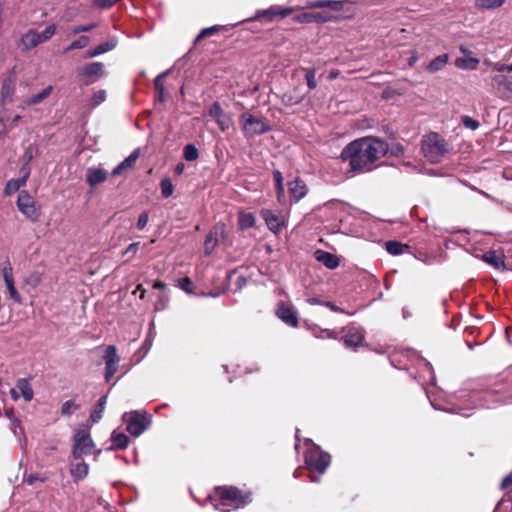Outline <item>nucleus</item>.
Masks as SVG:
<instances>
[{
	"instance_id": "f257e3e1",
	"label": "nucleus",
	"mask_w": 512,
	"mask_h": 512,
	"mask_svg": "<svg viewBox=\"0 0 512 512\" xmlns=\"http://www.w3.org/2000/svg\"><path fill=\"white\" fill-rule=\"evenodd\" d=\"M389 151L388 144L378 138L366 137L352 141L341 152L352 171H370L374 163Z\"/></svg>"
},
{
	"instance_id": "f03ea898",
	"label": "nucleus",
	"mask_w": 512,
	"mask_h": 512,
	"mask_svg": "<svg viewBox=\"0 0 512 512\" xmlns=\"http://www.w3.org/2000/svg\"><path fill=\"white\" fill-rule=\"evenodd\" d=\"M296 443L295 451L299 457H302L311 474H323L330 465V455L323 452L319 446L314 444L310 439L300 440L298 430L295 434Z\"/></svg>"
},
{
	"instance_id": "7ed1b4c3",
	"label": "nucleus",
	"mask_w": 512,
	"mask_h": 512,
	"mask_svg": "<svg viewBox=\"0 0 512 512\" xmlns=\"http://www.w3.org/2000/svg\"><path fill=\"white\" fill-rule=\"evenodd\" d=\"M210 498L216 501L215 509L222 512H230V510L222 509L224 506L233 505L235 508H241L252 501L251 492L242 491L235 486L216 487Z\"/></svg>"
},
{
	"instance_id": "20e7f679",
	"label": "nucleus",
	"mask_w": 512,
	"mask_h": 512,
	"mask_svg": "<svg viewBox=\"0 0 512 512\" xmlns=\"http://www.w3.org/2000/svg\"><path fill=\"white\" fill-rule=\"evenodd\" d=\"M422 153L431 163H439L448 152L447 142L437 133H430L422 140Z\"/></svg>"
},
{
	"instance_id": "39448f33",
	"label": "nucleus",
	"mask_w": 512,
	"mask_h": 512,
	"mask_svg": "<svg viewBox=\"0 0 512 512\" xmlns=\"http://www.w3.org/2000/svg\"><path fill=\"white\" fill-rule=\"evenodd\" d=\"M56 32V25H48L41 33L34 29L24 33L19 41V47L23 51H29L41 43L47 42Z\"/></svg>"
},
{
	"instance_id": "423d86ee",
	"label": "nucleus",
	"mask_w": 512,
	"mask_h": 512,
	"mask_svg": "<svg viewBox=\"0 0 512 512\" xmlns=\"http://www.w3.org/2000/svg\"><path fill=\"white\" fill-rule=\"evenodd\" d=\"M242 131L247 138H252L269 131L270 126L263 117L255 116L250 113H243L239 118Z\"/></svg>"
},
{
	"instance_id": "0eeeda50",
	"label": "nucleus",
	"mask_w": 512,
	"mask_h": 512,
	"mask_svg": "<svg viewBox=\"0 0 512 512\" xmlns=\"http://www.w3.org/2000/svg\"><path fill=\"white\" fill-rule=\"evenodd\" d=\"M19 211L31 222H37L41 216V209L34 198L26 191L22 190L17 199Z\"/></svg>"
},
{
	"instance_id": "6e6552de",
	"label": "nucleus",
	"mask_w": 512,
	"mask_h": 512,
	"mask_svg": "<svg viewBox=\"0 0 512 512\" xmlns=\"http://www.w3.org/2000/svg\"><path fill=\"white\" fill-rule=\"evenodd\" d=\"M123 419L127 424V431L136 437L141 435L150 424L148 415L143 411L125 413Z\"/></svg>"
},
{
	"instance_id": "1a4fd4ad",
	"label": "nucleus",
	"mask_w": 512,
	"mask_h": 512,
	"mask_svg": "<svg viewBox=\"0 0 512 512\" xmlns=\"http://www.w3.org/2000/svg\"><path fill=\"white\" fill-rule=\"evenodd\" d=\"M94 442L90 433L86 429L77 430L74 436V444L72 454L75 459H80L84 455H89L93 452Z\"/></svg>"
},
{
	"instance_id": "9d476101",
	"label": "nucleus",
	"mask_w": 512,
	"mask_h": 512,
	"mask_svg": "<svg viewBox=\"0 0 512 512\" xmlns=\"http://www.w3.org/2000/svg\"><path fill=\"white\" fill-rule=\"evenodd\" d=\"M491 86L500 98L512 96V75L496 74L491 77Z\"/></svg>"
},
{
	"instance_id": "9b49d317",
	"label": "nucleus",
	"mask_w": 512,
	"mask_h": 512,
	"mask_svg": "<svg viewBox=\"0 0 512 512\" xmlns=\"http://www.w3.org/2000/svg\"><path fill=\"white\" fill-rule=\"evenodd\" d=\"M79 76L87 79V85L104 75V64L101 62L88 63L78 70Z\"/></svg>"
},
{
	"instance_id": "f8f14e48",
	"label": "nucleus",
	"mask_w": 512,
	"mask_h": 512,
	"mask_svg": "<svg viewBox=\"0 0 512 512\" xmlns=\"http://www.w3.org/2000/svg\"><path fill=\"white\" fill-rule=\"evenodd\" d=\"M105 379L106 381H110V379L114 376L117 371V364L120 361L119 356L117 355V349L115 346L110 345L106 348L105 355Z\"/></svg>"
},
{
	"instance_id": "ddd939ff",
	"label": "nucleus",
	"mask_w": 512,
	"mask_h": 512,
	"mask_svg": "<svg viewBox=\"0 0 512 512\" xmlns=\"http://www.w3.org/2000/svg\"><path fill=\"white\" fill-rule=\"evenodd\" d=\"M209 115L214 118L221 131L228 130L232 125V118L226 114L218 102H214L209 108Z\"/></svg>"
},
{
	"instance_id": "4468645a",
	"label": "nucleus",
	"mask_w": 512,
	"mask_h": 512,
	"mask_svg": "<svg viewBox=\"0 0 512 512\" xmlns=\"http://www.w3.org/2000/svg\"><path fill=\"white\" fill-rule=\"evenodd\" d=\"M225 237V226L223 224H217L215 225L212 230L207 235L205 242H204V248L206 254H210L216 245L219 243L220 239H223Z\"/></svg>"
},
{
	"instance_id": "2eb2a0df",
	"label": "nucleus",
	"mask_w": 512,
	"mask_h": 512,
	"mask_svg": "<svg viewBox=\"0 0 512 512\" xmlns=\"http://www.w3.org/2000/svg\"><path fill=\"white\" fill-rule=\"evenodd\" d=\"M261 216L265 220L268 228L274 233H278L284 227L285 219L280 214L269 209H263L261 211Z\"/></svg>"
},
{
	"instance_id": "dca6fc26",
	"label": "nucleus",
	"mask_w": 512,
	"mask_h": 512,
	"mask_svg": "<svg viewBox=\"0 0 512 512\" xmlns=\"http://www.w3.org/2000/svg\"><path fill=\"white\" fill-rule=\"evenodd\" d=\"M288 15V8H281L278 6H272L268 9L258 10L254 17L249 20H256L265 18L268 22L274 21L276 18H285Z\"/></svg>"
},
{
	"instance_id": "f3484780",
	"label": "nucleus",
	"mask_w": 512,
	"mask_h": 512,
	"mask_svg": "<svg viewBox=\"0 0 512 512\" xmlns=\"http://www.w3.org/2000/svg\"><path fill=\"white\" fill-rule=\"evenodd\" d=\"M365 338L364 330L361 328H349L343 337L344 345L349 348H356L363 345Z\"/></svg>"
},
{
	"instance_id": "a211bd4d",
	"label": "nucleus",
	"mask_w": 512,
	"mask_h": 512,
	"mask_svg": "<svg viewBox=\"0 0 512 512\" xmlns=\"http://www.w3.org/2000/svg\"><path fill=\"white\" fill-rule=\"evenodd\" d=\"M333 16L330 12L322 11V12H305L297 16L296 20L298 22H306V23H326L333 20Z\"/></svg>"
},
{
	"instance_id": "6ab92c4d",
	"label": "nucleus",
	"mask_w": 512,
	"mask_h": 512,
	"mask_svg": "<svg viewBox=\"0 0 512 512\" xmlns=\"http://www.w3.org/2000/svg\"><path fill=\"white\" fill-rule=\"evenodd\" d=\"M85 178H86L87 183L91 187H95L107 180L108 172L103 168L90 167L86 171Z\"/></svg>"
},
{
	"instance_id": "aec40b11",
	"label": "nucleus",
	"mask_w": 512,
	"mask_h": 512,
	"mask_svg": "<svg viewBox=\"0 0 512 512\" xmlns=\"http://www.w3.org/2000/svg\"><path fill=\"white\" fill-rule=\"evenodd\" d=\"M482 259L495 269L505 268V256L503 252L490 250L483 254Z\"/></svg>"
},
{
	"instance_id": "412c9836",
	"label": "nucleus",
	"mask_w": 512,
	"mask_h": 512,
	"mask_svg": "<svg viewBox=\"0 0 512 512\" xmlns=\"http://www.w3.org/2000/svg\"><path fill=\"white\" fill-rule=\"evenodd\" d=\"M15 93V78L12 76L6 77L1 86V102L3 104L10 103Z\"/></svg>"
},
{
	"instance_id": "4be33fe9",
	"label": "nucleus",
	"mask_w": 512,
	"mask_h": 512,
	"mask_svg": "<svg viewBox=\"0 0 512 512\" xmlns=\"http://www.w3.org/2000/svg\"><path fill=\"white\" fill-rule=\"evenodd\" d=\"M140 150H134L127 158L120 162L112 171V176L116 177L123 174L126 170L133 167L136 160L138 159Z\"/></svg>"
},
{
	"instance_id": "5701e85b",
	"label": "nucleus",
	"mask_w": 512,
	"mask_h": 512,
	"mask_svg": "<svg viewBox=\"0 0 512 512\" xmlns=\"http://www.w3.org/2000/svg\"><path fill=\"white\" fill-rule=\"evenodd\" d=\"M308 192V187L306 183L296 178L294 181L290 182V199L293 198L294 201H299L302 199Z\"/></svg>"
},
{
	"instance_id": "b1692460",
	"label": "nucleus",
	"mask_w": 512,
	"mask_h": 512,
	"mask_svg": "<svg viewBox=\"0 0 512 512\" xmlns=\"http://www.w3.org/2000/svg\"><path fill=\"white\" fill-rule=\"evenodd\" d=\"M315 256L319 262L323 263L329 269H335L339 265L338 258L332 253L317 250Z\"/></svg>"
},
{
	"instance_id": "393cba45",
	"label": "nucleus",
	"mask_w": 512,
	"mask_h": 512,
	"mask_svg": "<svg viewBox=\"0 0 512 512\" xmlns=\"http://www.w3.org/2000/svg\"><path fill=\"white\" fill-rule=\"evenodd\" d=\"M309 8H328L331 11L343 9V2L338 0H316L308 3Z\"/></svg>"
},
{
	"instance_id": "a878e982",
	"label": "nucleus",
	"mask_w": 512,
	"mask_h": 512,
	"mask_svg": "<svg viewBox=\"0 0 512 512\" xmlns=\"http://www.w3.org/2000/svg\"><path fill=\"white\" fill-rule=\"evenodd\" d=\"M29 174L30 172L27 170L22 178L9 180L6 183L4 193L6 195H12L13 193L17 192L22 186L26 184Z\"/></svg>"
},
{
	"instance_id": "bb28decb",
	"label": "nucleus",
	"mask_w": 512,
	"mask_h": 512,
	"mask_svg": "<svg viewBox=\"0 0 512 512\" xmlns=\"http://www.w3.org/2000/svg\"><path fill=\"white\" fill-rule=\"evenodd\" d=\"M115 46H116V41L114 39H111L107 42L97 45L93 50L88 51L85 54V58L88 59V58H93V57L99 56L103 53H106V52L114 49Z\"/></svg>"
},
{
	"instance_id": "cd10ccee",
	"label": "nucleus",
	"mask_w": 512,
	"mask_h": 512,
	"mask_svg": "<svg viewBox=\"0 0 512 512\" xmlns=\"http://www.w3.org/2000/svg\"><path fill=\"white\" fill-rule=\"evenodd\" d=\"M16 388L20 391L22 397L26 402H29L33 399L34 391L26 378L18 379L16 383Z\"/></svg>"
},
{
	"instance_id": "c85d7f7f",
	"label": "nucleus",
	"mask_w": 512,
	"mask_h": 512,
	"mask_svg": "<svg viewBox=\"0 0 512 512\" xmlns=\"http://www.w3.org/2000/svg\"><path fill=\"white\" fill-rule=\"evenodd\" d=\"M89 473V465L85 462H79L71 466L70 474L74 481L84 479Z\"/></svg>"
},
{
	"instance_id": "c756f323",
	"label": "nucleus",
	"mask_w": 512,
	"mask_h": 512,
	"mask_svg": "<svg viewBox=\"0 0 512 512\" xmlns=\"http://www.w3.org/2000/svg\"><path fill=\"white\" fill-rule=\"evenodd\" d=\"M52 91H53V87L51 85L47 86L46 88H44L39 93H37V94L31 96L30 98L26 99L24 103L27 106L37 105V104L41 103L43 100H45L52 93Z\"/></svg>"
},
{
	"instance_id": "7c9ffc66",
	"label": "nucleus",
	"mask_w": 512,
	"mask_h": 512,
	"mask_svg": "<svg viewBox=\"0 0 512 512\" xmlns=\"http://www.w3.org/2000/svg\"><path fill=\"white\" fill-rule=\"evenodd\" d=\"M273 179L275 182V187L277 191V198L280 203H285V190L283 185V176L282 173L278 170L273 172Z\"/></svg>"
},
{
	"instance_id": "2f4dec72",
	"label": "nucleus",
	"mask_w": 512,
	"mask_h": 512,
	"mask_svg": "<svg viewBox=\"0 0 512 512\" xmlns=\"http://www.w3.org/2000/svg\"><path fill=\"white\" fill-rule=\"evenodd\" d=\"M386 250L391 255H400L403 254L405 251L409 250V246L406 244H403L399 241H387L385 243Z\"/></svg>"
},
{
	"instance_id": "473e14b6",
	"label": "nucleus",
	"mask_w": 512,
	"mask_h": 512,
	"mask_svg": "<svg viewBox=\"0 0 512 512\" xmlns=\"http://www.w3.org/2000/svg\"><path fill=\"white\" fill-rule=\"evenodd\" d=\"M479 64V59L472 56H464L456 59V66L461 69H471L474 70L477 68Z\"/></svg>"
},
{
	"instance_id": "72a5a7b5",
	"label": "nucleus",
	"mask_w": 512,
	"mask_h": 512,
	"mask_svg": "<svg viewBox=\"0 0 512 512\" xmlns=\"http://www.w3.org/2000/svg\"><path fill=\"white\" fill-rule=\"evenodd\" d=\"M111 441V449H124L128 446L129 443V439L125 434L116 432L112 433Z\"/></svg>"
},
{
	"instance_id": "f704fd0d",
	"label": "nucleus",
	"mask_w": 512,
	"mask_h": 512,
	"mask_svg": "<svg viewBox=\"0 0 512 512\" xmlns=\"http://www.w3.org/2000/svg\"><path fill=\"white\" fill-rule=\"evenodd\" d=\"M106 403H107V395L102 396L98 400L96 407L92 411L91 416H90V419L93 423H97L101 419L102 413L106 406Z\"/></svg>"
},
{
	"instance_id": "c9c22d12",
	"label": "nucleus",
	"mask_w": 512,
	"mask_h": 512,
	"mask_svg": "<svg viewBox=\"0 0 512 512\" xmlns=\"http://www.w3.org/2000/svg\"><path fill=\"white\" fill-rule=\"evenodd\" d=\"M447 61H448V56L446 54L440 55V56L436 57L435 59H433L428 64L427 70L430 73L437 72V71L441 70L442 68H444V66L446 65Z\"/></svg>"
},
{
	"instance_id": "e433bc0d",
	"label": "nucleus",
	"mask_w": 512,
	"mask_h": 512,
	"mask_svg": "<svg viewBox=\"0 0 512 512\" xmlns=\"http://www.w3.org/2000/svg\"><path fill=\"white\" fill-rule=\"evenodd\" d=\"M505 0H475V6L480 9H496L500 8Z\"/></svg>"
},
{
	"instance_id": "4c0bfd02",
	"label": "nucleus",
	"mask_w": 512,
	"mask_h": 512,
	"mask_svg": "<svg viewBox=\"0 0 512 512\" xmlns=\"http://www.w3.org/2000/svg\"><path fill=\"white\" fill-rule=\"evenodd\" d=\"M255 224V217L252 213H242L239 216L238 225L241 230L253 227Z\"/></svg>"
},
{
	"instance_id": "58836bf2",
	"label": "nucleus",
	"mask_w": 512,
	"mask_h": 512,
	"mask_svg": "<svg viewBox=\"0 0 512 512\" xmlns=\"http://www.w3.org/2000/svg\"><path fill=\"white\" fill-rule=\"evenodd\" d=\"M90 43V38L88 36H80L78 39L71 42L65 49L64 53H67L72 50L85 48Z\"/></svg>"
},
{
	"instance_id": "ea45409f",
	"label": "nucleus",
	"mask_w": 512,
	"mask_h": 512,
	"mask_svg": "<svg viewBox=\"0 0 512 512\" xmlns=\"http://www.w3.org/2000/svg\"><path fill=\"white\" fill-rule=\"evenodd\" d=\"M0 274L4 280V282H9L11 280H14L13 278V268L11 263L6 260L4 261L0 266Z\"/></svg>"
},
{
	"instance_id": "a19ab883",
	"label": "nucleus",
	"mask_w": 512,
	"mask_h": 512,
	"mask_svg": "<svg viewBox=\"0 0 512 512\" xmlns=\"http://www.w3.org/2000/svg\"><path fill=\"white\" fill-rule=\"evenodd\" d=\"M80 408L74 400L65 401L61 406V414L63 416H70Z\"/></svg>"
},
{
	"instance_id": "79ce46f5",
	"label": "nucleus",
	"mask_w": 512,
	"mask_h": 512,
	"mask_svg": "<svg viewBox=\"0 0 512 512\" xmlns=\"http://www.w3.org/2000/svg\"><path fill=\"white\" fill-rule=\"evenodd\" d=\"M183 156L186 161H195L199 157V153L195 145L187 144L184 147Z\"/></svg>"
},
{
	"instance_id": "37998d69",
	"label": "nucleus",
	"mask_w": 512,
	"mask_h": 512,
	"mask_svg": "<svg viewBox=\"0 0 512 512\" xmlns=\"http://www.w3.org/2000/svg\"><path fill=\"white\" fill-rule=\"evenodd\" d=\"M163 197L168 198L173 194L174 186L169 178H163L160 182Z\"/></svg>"
},
{
	"instance_id": "c03bdc74",
	"label": "nucleus",
	"mask_w": 512,
	"mask_h": 512,
	"mask_svg": "<svg viewBox=\"0 0 512 512\" xmlns=\"http://www.w3.org/2000/svg\"><path fill=\"white\" fill-rule=\"evenodd\" d=\"M106 96L107 95H106V91L105 90H103V89L98 90L91 97V99H90V106L92 108H95V107L99 106L100 104H102L106 100Z\"/></svg>"
},
{
	"instance_id": "a18cd8bd",
	"label": "nucleus",
	"mask_w": 512,
	"mask_h": 512,
	"mask_svg": "<svg viewBox=\"0 0 512 512\" xmlns=\"http://www.w3.org/2000/svg\"><path fill=\"white\" fill-rule=\"evenodd\" d=\"M301 72L304 73L309 89L316 88L315 71L313 69H302Z\"/></svg>"
},
{
	"instance_id": "49530a36",
	"label": "nucleus",
	"mask_w": 512,
	"mask_h": 512,
	"mask_svg": "<svg viewBox=\"0 0 512 512\" xmlns=\"http://www.w3.org/2000/svg\"><path fill=\"white\" fill-rule=\"evenodd\" d=\"M5 285L11 299H13L16 303H21V296L15 288L14 280L5 282Z\"/></svg>"
},
{
	"instance_id": "de8ad7c7",
	"label": "nucleus",
	"mask_w": 512,
	"mask_h": 512,
	"mask_svg": "<svg viewBox=\"0 0 512 512\" xmlns=\"http://www.w3.org/2000/svg\"><path fill=\"white\" fill-rule=\"evenodd\" d=\"M169 71H165L161 74H159L155 80H154V86L158 94L163 95L164 94V84L162 79L168 75Z\"/></svg>"
},
{
	"instance_id": "09e8293b",
	"label": "nucleus",
	"mask_w": 512,
	"mask_h": 512,
	"mask_svg": "<svg viewBox=\"0 0 512 512\" xmlns=\"http://www.w3.org/2000/svg\"><path fill=\"white\" fill-rule=\"evenodd\" d=\"M276 315L285 323H288V308L285 306L283 301L278 303Z\"/></svg>"
},
{
	"instance_id": "8fccbe9b",
	"label": "nucleus",
	"mask_w": 512,
	"mask_h": 512,
	"mask_svg": "<svg viewBox=\"0 0 512 512\" xmlns=\"http://www.w3.org/2000/svg\"><path fill=\"white\" fill-rule=\"evenodd\" d=\"M461 122L466 128L471 130H476L479 127V122L470 116H462Z\"/></svg>"
},
{
	"instance_id": "3c124183",
	"label": "nucleus",
	"mask_w": 512,
	"mask_h": 512,
	"mask_svg": "<svg viewBox=\"0 0 512 512\" xmlns=\"http://www.w3.org/2000/svg\"><path fill=\"white\" fill-rule=\"evenodd\" d=\"M178 285L182 290L189 294L193 292V283L188 277L180 279L178 281Z\"/></svg>"
},
{
	"instance_id": "603ef678",
	"label": "nucleus",
	"mask_w": 512,
	"mask_h": 512,
	"mask_svg": "<svg viewBox=\"0 0 512 512\" xmlns=\"http://www.w3.org/2000/svg\"><path fill=\"white\" fill-rule=\"evenodd\" d=\"M169 302V297L166 294L159 295L157 301L155 302V309L157 311L164 310Z\"/></svg>"
},
{
	"instance_id": "864d4df0",
	"label": "nucleus",
	"mask_w": 512,
	"mask_h": 512,
	"mask_svg": "<svg viewBox=\"0 0 512 512\" xmlns=\"http://www.w3.org/2000/svg\"><path fill=\"white\" fill-rule=\"evenodd\" d=\"M96 25L95 24H89V25H78L72 28L71 33L76 35L83 32H88L91 29H93Z\"/></svg>"
},
{
	"instance_id": "5fc2aeb1",
	"label": "nucleus",
	"mask_w": 512,
	"mask_h": 512,
	"mask_svg": "<svg viewBox=\"0 0 512 512\" xmlns=\"http://www.w3.org/2000/svg\"><path fill=\"white\" fill-rule=\"evenodd\" d=\"M139 246V242L131 243L124 251V255H128V259H131L137 253Z\"/></svg>"
},
{
	"instance_id": "6e6d98bb",
	"label": "nucleus",
	"mask_w": 512,
	"mask_h": 512,
	"mask_svg": "<svg viewBox=\"0 0 512 512\" xmlns=\"http://www.w3.org/2000/svg\"><path fill=\"white\" fill-rule=\"evenodd\" d=\"M148 220H149L148 213L147 212L141 213L138 218L137 224H136L137 228L139 230H143L146 227Z\"/></svg>"
},
{
	"instance_id": "4d7b16f0",
	"label": "nucleus",
	"mask_w": 512,
	"mask_h": 512,
	"mask_svg": "<svg viewBox=\"0 0 512 512\" xmlns=\"http://www.w3.org/2000/svg\"><path fill=\"white\" fill-rule=\"evenodd\" d=\"M217 31H218V27L217 26H212V27H209V28H205L197 36V40L205 38V37H208V36H211L214 33H216Z\"/></svg>"
},
{
	"instance_id": "13d9d810",
	"label": "nucleus",
	"mask_w": 512,
	"mask_h": 512,
	"mask_svg": "<svg viewBox=\"0 0 512 512\" xmlns=\"http://www.w3.org/2000/svg\"><path fill=\"white\" fill-rule=\"evenodd\" d=\"M119 0H94L96 6L101 8H109L113 6Z\"/></svg>"
},
{
	"instance_id": "bf43d9fd",
	"label": "nucleus",
	"mask_w": 512,
	"mask_h": 512,
	"mask_svg": "<svg viewBox=\"0 0 512 512\" xmlns=\"http://www.w3.org/2000/svg\"><path fill=\"white\" fill-rule=\"evenodd\" d=\"M45 479L44 478H41L38 474H29L27 475L25 478H24V481L28 484V485H32L34 484L36 481H44Z\"/></svg>"
},
{
	"instance_id": "052dcab7",
	"label": "nucleus",
	"mask_w": 512,
	"mask_h": 512,
	"mask_svg": "<svg viewBox=\"0 0 512 512\" xmlns=\"http://www.w3.org/2000/svg\"><path fill=\"white\" fill-rule=\"evenodd\" d=\"M388 153L394 156H399L403 153V147L400 144H394L389 148Z\"/></svg>"
},
{
	"instance_id": "680f3d73",
	"label": "nucleus",
	"mask_w": 512,
	"mask_h": 512,
	"mask_svg": "<svg viewBox=\"0 0 512 512\" xmlns=\"http://www.w3.org/2000/svg\"><path fill=\"white\" fill-rule=\"evenodd\" d=\"M492 69L494 71L499 72V74H501V72H504V71L508 72V64H502V63H499V62L493 63Z\"/></svg>"
},
{
	"instance_id": "e2e57ef3",
	"label": "nucleus",
	"mask_w": 512,
	"mask_h": 512,
	"mask_svg": "<svg viewBox=\"0 0 512 512\" xmlns=\"http://www.w3.org/2000/svg\"><path fill=\"white\" fill-rule=\"evenodd\" d=\"M510 485H512V474H509L506 477H504L501 483V489H507Z\"/></svg>"
},
{
	"instance_id": "0e129e2a",
	"label": "nucleus",
	"mask_w": 512,
	"mask_h": 512,
	"mask_svg": "<svg viewBox=\"0 0 512 512\" xmlns=\"http://www.w3.org/2000/svg\"><path fill=\"white\" fill-rule=\"evenodd\" d=\"M185 170V164L180 162L178 163L175 168H174V172L177 174V175H181Z\"/></svg>"
},
{
	"instance_id": "69168bd1",
	"label": "nucleus",
	"mask_w": 512,
	"mask_h": 512,
	"mask_svg": "<svg viewBox=\"0 0 512 512\" xmlns=\"http://www.w3.org/2000/svg\"><path fill=\"white\" fill-rule=\"evenodd\" d=\"M324 305L334 312H342V309H340L338 306H336L332 302H324Z\"/></svg>"
},
{
	"instance_id": "338daca9",
	"label": "nucleus",
	"mask_w": 512,
	"mask_h": 512,
	"mask_svg": "<svg viewBox=\"0 0 512 512\" xmlns=\"http://www.w3.org/2000/svg\"><path fill=\"white\" fill-rule=\"evenodd\" d=\"M290 326H297V316L291 309H290Z\"/></svg>"
},
{
	"instance_id": "774afa93",
	"label": "nucleus",
	"mask_w": 512,
	"mask_h": 512,
	"mask_svg": "<svg viewBox=\"0 0 512 512\" xmlns=\"http://www.w3.org/2000/svg\"><path fill=\"white\" fill-rule=\"evenodd\" d=\"M9 393H10L11 398H12L14 401H17V400L19 399V397H20V395H19V393H18L17 389H15V388H11Z\"/></svg>"
}]
</instances>
